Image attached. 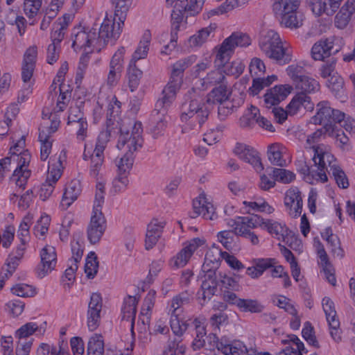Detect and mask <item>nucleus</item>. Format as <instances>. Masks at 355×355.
<instances>
[{
  "mask_svg": "<svg viewBox=\"0 0 355 355\" xmlns=\"http://www.w3.org/2000/svg\"><path fill=\"white\" fill-rule=\"evenodd\" d=\"M121 35L120 26L116 28L114 22L111 19L105 18L98 30L92 28L87 31L81 26L73 29L71 38L73 40L72 48L75 51L91 49L87 53L94 51L99 52L109 40L116 41Z\"/></svg>",
  "mask_w": 355,
  "mask_h": 355,
  "instance_id": "1",
  "label": "nucleus"
},
{
  "mask_svg": "<svg viewBox=\"0 0 355 355\" xmlns=\"http://www.w3.org/2000/svg\"><path fill=\"white\" fill-rule=\"evenodd\" d=\"M191 64L189 59L180 60L173 64L169 81L162 91L163 96L156 102L151 116H166L168 107L182 85L184 72Z\"/></svg>",
  "mask_w": 355,
  "mask_h": 355,
  "instance_id": "2",
  "label": "nucleus"
},
{
  "mask_svg": "<svg viewBox=\"0 0 355 355\" xmlns=\"http://www.w3.org/2000/svg\"><path fill=\"white\" fill-rule=\"evenodd\" d=\"M259 46L266 57L273 60L280 65L289 63L292 60V51L284 46L279 35L273 30L263 32L259 40Z\"/></svg>",
  "mask_w": 355,
  "mask_h": 355,
  "instance_id": "3",
  "label": "nucleus"
},
{
  "mask_svg": "<svg viewBox=\"0 0 355 355\" xmlns=\"http://www.w3.org/2000/svg\"><path fill=\"white\" fill-rule=\"evenodd\" d=\"M120 132L117 144L119 149L126 150V153H132L134 155L135 152L142 147L144 144L143 128L140 121H135L132 123L131 132L122 125Z\"/></svg>",
  "mask_w": 355,
  "mask_h": 355,
  "instance_id": "4",
  "label": "nucleus"
},
{
  "mask_svg": "<svg viewBox=\"0 0 355 355\" xmlns=\"http://www.w3.org/2000/svg\"><path fill=\"white\" fill-rule=\"evenodd\" d=\"M313 160L318 167V171L311 170L304 162L300 163L298 171L307 177L311 175L314 180L325 182L328 180L325 173V170H327V162H329V158H332L333 155L323 151L320 146H313Z\"/></svg>",
  "mask_w": 355,
  "mask_h": 355,
  "instance_id": "5",
  "label": "nucleus"
},
{
  "mask_svg": "<svg viewBox=\"0 0 355 355\" xmlns=\"http://www.w3.org/2000/svg\"><path fill=\"white\" fill-rule=\"evenodd\" d=\"M318 112L312 120L314 123L323 125L327 132H332L337 128V122L343 119V112L333 109L328 101H321L317 105Z\"/></svg>",
  "mask_w": 355,
  "mask_h": 355,
  "instance_id": "6",
  "label": "nucleus"
},
{
  "mask_svg": "<svg viewBox=\"0 0 355 355\" xmlns=\"http://www.w3.org/2000/svg\"><path fill=\"white\" fill-rule=\"evenodd\" d=\"M251 44L248 35L241 32H234L223 40L218 51V58L222 62L230 60L236 47H245Z\"/></svg>",
  "mask_w": 355,
  "mask_h": 355,
  "instance_id": "7",
  "label": "nucleus"
},
{
  "mask_svg": "<svg viewBox=\"0 0 355 355\" xmlns=\"http://www.w3.org/2000/svg\"><path fill=\"white\" fill-rule=\"evenodd\" d=\"M202 271L205 273L204 279L201 284L202 297L204 302L210 300L215 295L217 286L222 277V272L217 268H211L207 259L202 266Z\"/></svg>",
  "mask_w": 355,
  "mask_h": 355,
  "instance_id": "8",
  "label": "nucleus"
},
{
  "mask_svg": "<svg viewBox=\"0 0 355 355\" xmlns=\"http://www.w3.org/2000/svg\"><path fill=\"white\" fill-rule=\"evenodd\" d=\"M50 158L46 180L41 185L40 189V198L43 200H47L53 193L55 184L62 175V162L59 157L55 163Z\"/></svg>",
  "mask_w": 355,
  "mask_h": 355,
  "instance_id": "9",
  "label": "nucleus"
},
{
  "mask_svg": "<svg viewBox=\"0 0 355 355\" xmlns=\"http://www.w3.org/2000/svg\"><path fill=\"white\" fill-rule=\"evenodd\" d=\"M207 96L203 89L192 87L184 95L181 105V113L188 114L191 111L199 110L207 107L206 105Z\"/></svg>",
  "mask_w": 355,
  "mask_h": 355,
  "instance_id": "10",
  "label": "nucleus"
},
{
  "mask_svg": "<svg viewBox=\"0 0 355 355\" xmlns=\"http://www.w3.org/2000/svg\"><path fill=\"white\" fill-rule=\"evenodd\" d=\"M340 42V39L335 37L320 40L311 49L313 58L315 60H324L326 58L337 53L340 50L338 44Z\"/></svg>",
  "mask_w": 355,
  "mask_h": 355,
  "instance_id": "11",
  "label": "nucleus"
},
{
  "mask_svg": "<svg viewBox=\"0 0 355 355\" xmlns=\"http://www.w3.org/2000/svg\"><path fill=\"white\" fill-rule=\"evenodd\" d=\"M106 220L101 210L96 209L92 211L90 222L87 228V236L92 244L98 243L106 230Z\"/></svg>",
  "mask_w": 355,
  "mask_h": 355,
  "instance_id": "12",
  "label": "nucleus"
},
{
  "mask_svg": "<svg viewBox=\"0 0 355 355\" xmlns=\"http://www.w3.org/2000/svg\"><path fill=\"white\" fill-rule=\"evenodd\" d=\"M125 52V48L120 46L111 58L107 78V84L109 86L116 85L121 76L124 68Z\"/></svg>",
  "mask_w": 355,
  "mask_h": 355,
  "instance_id": "13",
  "label": "nucleus"
},
{
  "mask_svg": "<svg viewBox=\"0 0 355 355\" xmlns=\"http://www.w3.org/2000/svg\"><path fill=\"white\" fill-rule=\"evenodd\" d=\"M40 263L35 268L38 277L43 278L51 272L57 263V254L55 248L49 245H45L40 251Z\"/></svg>",
  "mask_w": 355,
  "mask_h": 355,
  "instance_id": "14",
  "label": "nucleus"
},
{
  "mask_svg": "<svg viewBox=\"0 0 355 355\" xmlns=\"http://www.w3.org/2000/svg\"><path fill=\"white\" fill-rule=\"evenodd\" d=\"M204 241L199 238H194L189 241L186 245L170 261V265L173 268H178L184 267L193 254V252L202 245Z\"/></svg>",
  "mask_w": 355,
  "mask_h": 355,
  "instance_id": "15",
  "label": "nucleus"
},
{
  "mask_svg": "<svg viewBox=\"0 0 355 355\" xmlns=\"http://www.w3.org/2000/svg\"><path fill=\"white\" fill-rule=\"evenodd\" d=\"M102 305L101 295L92 293L87 310V327L91 331L96 330L100 325Z\"/></svg>",
  "mask_w": 355,
  "mask_h": 355,
  "instance_id": "16",
  "label": "nucleus"
},
{
  "mask_svg": "<svg viewBox=\"0 0 355 355\" xmlns=\"http://www.w3.org/2000/svg\"><path fill=\"white\" fill-rule=\"evenodd\" d=\"M234 152L241 159L251 164L257 171L263 169L259 153L254 148L237 143Z\"/></svg>",
  "mask_w": 355,
  "mask_h": 355,
  "instance_id": "17",
  "label": "nucleus"
},
{
  "mask_svg": "<svg viewBox=\"0 0 355 355\" xmlns=\"http://www.w3.org/2000/svg\"><path fill=\"white\" fill-rule=\"evenodd\" d=\"M284 205L289 209V214L293 218L300 216L303 201L301 192L297 187L288 189L284 197Z\"/></svg>",
  "mask_w": 355,
  "mask_h": 355,
  "instance_id": "18",
  "label": "nucleus"
},
{
  "mask_svg": "<svg viewBox=\"0 0 355 355\" xmlns=\"http://www.w3.org/2000/svg\"><path fill=\"white\" fill-rule=\"evenodd\" d=\"M293 87L288 85H276L267 90L264 95V103L266 107L270 108L278 105L291 92Z\"/></svg>",
  "mask_w": 355,
  "mask_h": 355,
  "instance_id": "19",
  "label": "nucleus"
},
{
  "mask_svg": "<svg viewBox=\"0 0 355 355\" xmlns=\"http://www.w3.org/2000/svg\"><path fill=\"white\" fill-rule=\"evenodd\" d=\"M209 115L208 107H203L199 110L191 111V114H185L181 113L180 119L182 122L187 123L191 129L199 130L203 124L207 121Z\"/></svg>",
  "mask_w": 355,
  "mask_h": 355,
  "instance_id": "20",
  "label": "nucleus"
},
{
  "mask_svg": "<svg viewBox=\"0 0 355 355\" xmlns=\"http://www.w3.org/2000/svg\"><path fill=\"white\" fill-rule=\"evenodd\" d=\"M314 103L311 101V97L304 92H299L295 94L286 108L289 115L293 116L304 109L306 111H312Z\"/></svg>",
  "mask_w": 355,
  "mask_h": 355,
  "instance_id": "21",
  "label": "nucleus"
},
{
  "mask_svg": "<svg viewBox=\"0 0 355 355\" xmlns=\"http://www.w3.org/2000/svg\"><path fill=\"white\" fill-rule=\"evenodd\" d=\"M193 211L190 215L193 218L200 215L207 220H214L216 217L214 206L207 202L205 197L199 196L193 200Z\"/></svg>",
  "mask_w": 355,
  "mask_h": 355,
  "instance_id": "22",
  "label": "nucleus"
},
{
  "mask_svg": "<svg viewBox=\"0 0 355 355\" xmlns=\"http://www.w3.org/2000/svg\"><path fill=\"white\" fill-rule=\"evenodd\" d=\"M27 241L21 238V243L16 248L15 250L9 254L6 261V277H10L17 268L20 260L24 257Z\"/></svg>",
  "mask_w": 355,
  "mask_h": 355,
  "instance_id": "23",
  "label": "nucleus"
},
{
  "mask_svg": "<svg viewBox=\"0 0 355 355\" xmlns=\"http://www.w3.org/2000/svg\"><path fill=\"white\" fill-rule=\"evenodd\" d=\"M81 184L79 180H73L69 182L64 189V192L60 205L67 209L78 197L81 193Z\"/></svg>",
  "mask_w": 355,
  "mask_h": 355,
  "instance_id": "24",
  "label": "nucleus"
},
{
  "mask_svg": "<svg viewBox=\"0 0 355 355\" xmlns=\"http://www.w3.org/2000/svg\"><path fill=\"white\" fill-rule=\"evenodd\" d=\"M164 225L157 220H152L147 227L145 239V248L147 250L152 249L161 237Z\"/></svg>",
  "mask_w": 355,
  "mask_h": 355,
  "instance_id": "25",
  "label": "nucleus"
},
{
  "mask_svg": "<svg viewBox=\"0 0 355 355\" xmlns=\"http://www.w3.org/2000/svg\"><path fill=\"white\" fill-rule=\"evenodd\" d=\"M132 0H112V4L114 6V18L111 20L114 22L116 28L120 26L121 32L124 21L126 17V13L129 10Z\"/></svg>",
  "mask_w": 355,
  "mask_h": 355,
  "instance_id": "26",
  "label": "nucleus"
},
{
  "mask_svg": "<svg viewBox=\"0 0 355 355\" xmlns=\"http://www.w3.org/2000/svg\"><path fill=\"white\" fill-rule=\"evenodd\" d=\"M138 300L136 297L129 295L124 299L121 309L122 320L131 322V331L133 334L135 320L137 313V305Z\"/></svg>",
  "mask_w": 355,
  "mask_h": 355,
  "instance_id": "27",
  "label": "nucleus"
},
{
  "mask_svg": "<svg viewBox=\"0 0 355 355\" xmlns=\"http://www.w3.org/2000/svg\"><path fill=\"white\" fill-rule=\"evenodd\" d=\"M300 0H275L272 8L277 17L298 10Z\"/></svg>",
  "mask_w": 355,
  "mask_h": 355,
  "instance_id": "28",
  "label": "nucleus"
},
{
  "mask_svg": "<svg viewBox=\"0 0 355 355\" xmlns=\"http://www.w3.org/2000/svg\"><path fill=\"white\" fill-rule=\"evenodd\" d=\"M284 150V148L277 143L268 146L267 155L271 164L279 167H283L286 165V159L283 158L282 155Z\"/></svg>",
  "mask_w": 355,
  "mask_h": 355,
  "instance_id": "29",
  "label": "nucleus"
},
{
  "mask_svg": "<svg viewBox=\"0 0 355 355\" xmlns=\"http://www.w3.org/2000/svg\"><path fill=\"white\" fill-rule=\"evenodd\" d=\"M230 94L228 84H220V85L215 87L207 96V103L228 101Z\"/></svg>",
  "mask_w": 355,
  "mask_h": 355,
  "instance_id": "30",
  "label": "nucleus"
},
{
  "mask_svg": "<svg viewBox=\"0 0 355 355\" xmlns=\"http://www.w3.org/2000/svg\"><path fill=\"white\" fill-rule=\"evenodd\" d=\"M263 219L258 215H252L250 216L239 217L238 227H236V232L239 230L243 232L251 231V229H254L259 226L262 227Z\"/></svg>",
  "mask_w": 355,
  "mask_h": 355,
  "instance_id": "31",
  "label": "nucleus"
},
{
  "mask_svg": "<svg viewBox=\"0 0 355 355\" xmlns=\"http://www.w3.org/2000/svg\"><path fill=\"white\" fill-rule=\"evenodd\" d=\"M191 300V293L187 291L180 293V294L173 297L171 301V309L169 311L171 312L172 315H179L181 312V308L186 304L190 303Z\"/></svg>",
  "mask_w": 355,
  "mask_h": 355,
  "instance_id": "32",
  "label": "nucleus"
},
{
  "mask_svg": "<svg viewBox=\"0 0 355 355\" xmlns=\"http://www.w3.org/2000/svg\"><path fill=\"white\" fill-rule=\"evenodd\" d=\"M281 24L290 28H298L302 26L304 21L303 14L298 11L290 12L284 16L279 17Z\"/></svg>",
  "mask_w": 355,
  "mask_h": 355,
  "instance_id": "33",
  "label": "nucleus"
},
{
  "mask_svg": "<svg viewBox=\"0 0 355 355\" xmlns=\"http://www.w3.org/2000/svg\"><path fill=\"white\" fill-rule=\"evenodd\" d=\"M142 75L143 72L137 68L136 64L134 62H130L126 76L128 87L132 92H135L139 87Z\"/></svg>",
  "mask_w": 355,
  "mask_h": 355,
  "instance_id": "34",
  "label": "nucleus"
},
{
  "mask_svg": "<svg viewBox=\"0 0 355 355\" xmlns=\"http://www.w3.org/2000/svg\"><path fill=\"white\" fill-rule=\"evenodd\" d=\"M42 329L45 331V328L39 326L37 323L29 322L22 325L15 332V336L19 339V341H25L24 340L29 338L35 332L39 331L41 333Z\"/></svg>",
  "mask_w": 355,
  "mask_h": 355,
  "instance_id": "35",
  "label": "nucleus"
},
{
  "mask_svg": "<svg viewBox=\"0 0 355 355\" xmlns=\"http://www.w3.org/2000/svg\"><path fill=\"white\" fill-rule=\"evenodd\" d=\"M327 87L337 98L345 96L343 78L338 74L334 73L328 80Z\"/></svg>",
  "mask_w": 355,
  "mask_h": 355,
  "instance_id": "36",
  "label": "nucleus"
},
{
  "mask_svg": "<svg viewBox=\"0 0 355 355\" xmlns=\"http://www.w3.org/2000/svg\"><path fill=\"white\" fill-rule=\"evenodd\" d=\"M184 10H173L171 13V46L173 48L176 46L178 40V32L180 25L183 19Z\"/></svg>",
  "mask_w": 355,
  "mask_h": 355,
  "instance_id": "37",
  "label": "nucleus"
},
{
  "mask_svg": "<svg viewBox=\"0 0 355 355\" xmlns=\"http://www.w3.org/2000/svg\"><path fill=\"white\" fill-rule=\"evenodd\" d=\"M217 28L216 24H211L208 27L200 30L196 35L191 36L189 39L190 44L193 46H201L205 43L210 34Z\"/></svg>",
  "mask_w": 355,
  "mask_h": 355,
  "instance_id": "38",
  "label": "nucleus"
},
{
  "mask_svg": "<svg viewBox=\"0 0 355 355\" xmlns=\"http://www.w3.org/2000/svg\"><path fill=\"white\" fill-rule=\"evenodd\" d=\"M103 353L104 341L103 336L100 334H95L88 342L87 355H103Z\"/></svg>",
  "mask_w": 355,
  "mask_h": 355,
  "instance_id": "39",
  "label": "nucleus"
},
{
  "mask_svg": "<svg viewBox=\"0 0 355 355\" xmlns=\"http://www.w3.org/2000/svg\"><path fill=\"white\" fill-rule=\"evenodd\" d=\"M202 85L204 84L209 85L211 86H219L220 84H227V81L225 74H223L220 68L211 71L207 73L205 78L202 79Z\"/></svg>",
  "mask_w": 355,
  "mask_h": 355,
  "instance_id": "40",
  "label": "nucleus"
},
{
  "mask_svg": "<svg viewBox=\"0 0 355 355\" xmlns=\"http://www.w3.org/2000/svg\"><path fill=\"white\" fill-rule=\"evenodd\" d=\"M262 227L266 229L270 234L275 235L278 239L283 238L287 229L285 225L272 220H264Z\"/></svg>",
  "mask_w": 355,
  "mask_h": 355,
  "instance_id": "41",
  "label": "nucleus"
},
{
  "mask_svg": "<svg viewBox=\"0 0 355 355\" xmlns=\"http://www.w3.org/2000/svg\"><path fill=\"white\" fill-rule=\"evenodd\" d=\"M135 156L132 153H125L116 161L117 173L128 175L134 163Z\"/></svg>",
  "mask_w": 355,
  "mask_h": 355,
  "instance_id": "42",
  "label": "nucleus"
},
{
  "mask_svg": "<svg viewBox=\"0 0 355 355\" xmlns=\"http://www.w3.org/2000/svg\"><path fill=\"white\" fill-rule=\"evenodd\" d=\"M185 350L186 347L182 343V339L175 338L173 339H168L163 352L168 355H176L178 354H183Z\"/></svg>",
  "mask_w": 355,
  "mask_h": 355,
  "instance_id": "43",
  "label": "nucleus"
},
{
  "mask_svg": "<svg viewBox=\"0 0 355 355\" xmlns=\"http://www.w3.org/2000/svg\"><path fill=\"white\" fill-rule=\"evenodd\" d=\"M236 306L243 311H249L251 313H261L264 306L256 300H244L239 299Z\"/></svg>",
  "mask_w": 355,
  "mask_h": 355,
  "instance_id": "44",
  "label": "nucleus"
},
{
  "mask_svg": "<svg viewBox=\"0 0 355 355\" xmlns=\"http://www.w3.org/2000/svg\"><path fill=\"white\" fill-rule=\"evenodd\" d=\"M296 87L301 89V92H304L307 94L318 91L320 89V84L314 78L304 76L302 79L297 83Z\"/></svg>",
  "mask_w": 355,
  "mask_h": 355,
  "instance_id": "45",
  "label": "nucleus"
},
{
  "mask_svg": "<svg viewBox=\"0 0 355 355\" xmlns=\"http://www.w3.org/2000/svg\"><path fill=\"white\" fill-rule=\"evenodd\" d=\"M272 301L275 306L284 309L286 312L292 315L297 313L294 305L291 304V300L284 295H274L272 297Z\"/></svg>",
  "mask_w": 355,
  "mask_h": 355,
  "instance_id": "46",
  "label": "nucleus"
},
{
  "mask_svg": "<svg viewBox=\"0 0 355 355\" xmlns=\"http://www.w3.org/2000/svg\"><path fill=\"white\" fill-rule=\"evenodd\" d=\"M333 158L334 157L332 158H329V162H328L330 171L334 177L338 186L342 189H347L349 187L347 178L345 172L339 166L331 164V162Z\"/></svg>",
  "mask_w": 355,
  "mask_h": 355,
  "instance_id": "47",
  "label": "nucleus"
},
{
  "mask_svg": "<svg viewBox=\"0 0 355 355\" xmlns=\"http://www.w3.org/2000/svg\"><path fill=\"white\" fill-rule=\"evenodd\" d=\"M326 319L329 326L331 336L336 342H339L341 340V336L339 329L340 322L336 311L327 315Z\"/></svg>",
  "mask_w": 355,
  "mask_h": 355,
  "instance_id": "48",
  "label": "nucleus"
},
{
  "mask_svg": "<svg viewBox=\"0 0 355 355\" xmlns=\"http://www.w3.org/2000/svg\"><path fill=\"white\" fill-rule=\"evenodd\" d=\"M98 268V261H97V256L94 252H90L86 259L85 266V272L89 279H93L97 272Z\"/></svg>",
  "mask_w": 355,
  "mask_h": 355,
  "instance_id": "49",
  "label": "nucleus"
},
{
  "mask_svg": "<svg viewBox=\"0 0 355 355\" xmlns=\"http://www.w3.org/2000/svg\"><path fill=\"white\" fill-rule=\"evenodd\" d=\"M196 336L193 342L194 349H200L206 346L205 336L207 334L206 329L204 326L200 324V321L197 319L194 320Z\"/></svg>",
  "mask_w": 355,
  "mask_h": 355,
  "instance_id": "50",
  "label": "nucleus"
},
{
  "mask_svg": "<svg viewBox=\"0 0 355 355\" xmlns=\"http://www.w3.org/2000/svg\"><path fill=\"white\" fill-rule=\"evenodd\" d=\"M205 0H188L184 3H180V7L184 12L190 16H194L198 14L202 8Z\"/></svg>",
  "mask_w": 355,
  "mask_h": 355,
  "instance_id": "51",
  "label": "nucleus"
},
{
  "mask_svg": "<svg viewBox=\"0 0 355 355\" xmlns=\"http://www.w3.org/2000/svg\"><path fill=\"white\" fill-rule=\"evenodd\" d=\"M166 116H154L150 117V131L155 138L162 135L166 127Z\"/></svg>",
  "mask_w": 355,
  "mask_h": 355,
  "instance_id": "52",
  "label": "nucleus"
},
{
  "mask_svg": "<svg viewBox=\"0 0 355 355\" xmlns=\"http://www.w3.org/2000/svg\"><path fill=\"white\" fill-rule=\"evenodd\" d=\"M110 133L108 130L101 132L97 139L94 153L91 156L104 158L103 152L109 141Z\"/></svg>",
  "mask_w": 355,
  "mask_h": 355,
  "instance_id": "53",
  "label": "nucleus"
},
{
  "mask_svg": "<svg viewBox=\"0 0 355 355\" xmlns=\"http://www.w3.org/2000/svg\"><path fill=\"white\" fill-rule=\"evenodd\" d=\"M46 131H40L39 133V140L41 142L40 159L42 161L46 160L51 151L52 142L49 141Z\"/></svg>",
  "mask_w": 355,
  "mask_h": 355,
  "instance_id": "54",
  "label": "nucleus"
},
{
  "mask_svg": "<svg viewBox=\"0 0 355 355\" xmlns=\"http://www.w3.org/2000/svg\"><path fill=\"white\" fill-rule=\"evenodd\" d=\"M270 170L271 173L269 174L272 175L275 180L283 183H289L295 178V175L290 171L276 168H271Z\"/></svg>",
  "mask_w": 355,
  "mask_h": 355,
  "instance_id": "55",
  "label": "nucleus"
},
{
  "mask_svg": "<svg viewBox=\"0 0 355 355\" xmlns=\"http://www.w3.org/2000/svg\"><path fill=\"white\" fill-rule=\"evenodd\" d=\"M353 13L354 12H351L348 8L342 6L340 11L336 15L335 26L340 29L345 28L349 24Z\"/></svg>",
  "mask_w": 355,
  "mask_h": 355,
  "instance_id": "56",
  "label": "nucleus"
},
{
  "mask_svg": "<svg viewBox=\"0 0 355 355\" xmlns=\"http://www.w3.org/2000/svg\"><path fill=\"white\" fill-rule=\"evenodd\" d=\"M128 175L117 173L116 177L112 182L111 192L114 194L125 191L129 184Z\"/></svg>",
  "mask_w": 355,
  "mask_h": 355,
  "instance_id": "57",
  "label": "nucleus"
},
{
  "mask_svg": "<svg viewBox=\"0 0 355 355\" xmlns=\"http://www.w3.org/2000/svg\"><path fill=\"white\" fill-rule=\"evenodd\" d=\"M234 232L224 230L218 233L217 237L219 242L227 249L230 250L233 246L235 236H239Z\"/></svg>",
  "mask_w": 355,
  "mask_h": 355,
  "instance_id": "58",
  "label": "nucleus"
},
{
  "mask_svg": "<svg viewBox=\"0 0 355 355\" xmlns=\"http://www.w3.org/2000/svg\"><path fill=\"white\" fill-rule=\"evenodd\" d=\"M50 220L48 216H42L37 220L34 227V234L37 238L42 239L45 236L49 230Z\"/></svg>",
  "mask_w": 355,
  "mask_h": 355,
  "instance_id": "59",
  "label": "nucleus"
},
{
  "mask_svg": "<svg viewBox=\"0 0 355 355\" xmlns=\"http://www.w3.org/2000/svg\"><path fill=\"white\" fill-rule=\"evenodd\" d=\"M42 6V0H24V10L28 18H32L38 12Z\"/></svg>",
  "mask_w": 355,
  "mask_h": 355,
  "instance_id": "60",
  "label": "nucleus"
},
{
  "mask_svg": "<svg viewBox=\"0 0 355 355\" xmlns=\"http://www.w3.org/2000/svg\"><path fill=\"white\" fill-rule=\"evenodd\" d=\"M179 315H172L170 321L171 328L177 338H181V336L187 329V324L184 322H180Z\"/></svg>",
  "mask_w": 355,
  "mask_h": 355,
  "instance_id": "61",
  "label": "nucleus"
},
{
  "mask_svg": "<svg viewBox=\"0 0 355 355\" xmlns=\"http://www.w3.org/2000/svg\"><path fill=\"white\" fill-rule=\"evenodd\" d=\"M286 72L295 85H297V83H298L305 76L304 67L297 64H291L288 66L286 69Z\"/></svg>",
  "mask_w": 355,
  "mask_h": 355,
  "instance_id": "62",
  "label": "nucleus"
},
{
  "mask_svg": "<svg viewBox=\"0 0 355 355\" xmlns=\"http://www.w3.org/2000/svg\"><path fill=\"white\" fill-rule=\"evenodd\" d=\"M271 84L268 79L261 78H254L252 81V85L249 88L248 92L252 96L257 95L265 87Z\"/></svg>",
  "mask_w": 355,
  "mask_h": 355,
  "instance_id": "63",
  "label": "nucleus"
},
{
  "mask_svg": "<svg viewBox=\"0 0 355 355\" xmlns=\"http://www.w3.org/2000/svg\"><path fill=\"white\" fill-rule=\"evenodd\" d=\"M336 64V59L334 58H331L330 60L324 62L320 67V76L323 78H329L331 76L335 73L338 74L337 72L335 71Z\"/></svg>",
  "mask_w": 355,
  "mask_h": 355,
  "instance_id": "64",
  "label": "nucleus"
}]
</instances>
